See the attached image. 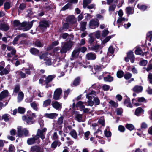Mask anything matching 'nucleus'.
<instances>
[{
    "mask_svg": "<svg viewBox=\"0 0 152 152\" xmlns=\"http://www.w3.org/2000/svg\"><path fill=\"white\" fill-rule=\"evenodd\" d=\"M55 75H49L46 78L45 80V87L48 88L49 87H50L51 85L50 84H48V83L52 81V80L55 77Z\"/></svg>",
    "mask_w": 152,
    "mask_h": 152,
    "instance_id": "9",
    "label": "nucleus"
},
{
    "mask_svg": "<svg viewBox=\"0 0 152 152\" xmlns=\"http://www.w3.org/2000/svg\"><path fill=\"white\" fill-rule=\"evenodd\" d=\"M72 69V67L70 66H68L67 64L64 67V70L65 72H68L69 73H70Z\"/></svg>",
    "mask_w": 152,
    "mask_h": 152,
    "instance_id": "48",
    "label": "nucleus"
},
{
    "mask_svg": "<svg viewBox=\"0 0 152 152\" xmlns=\"http://www.w3.org/2000/svg\"><path fill=\"white\" fill-rule=\"evenodd\" d=\"M14 24L16 29L19 30L22 29L23 23H21L18 20H15L14 21Z\"/></svg>",
    "mask_w": 152,
    "mask_h": 152,
    "instance_id": "15",
    "label": "nucleus"
},
{
    "mask_svg": "<svg viewBox=\"0 0 152 152\" xmlns=\"http://www.w3.org/2000/svg\"><path fill=\"white\" fill-rule=\"evenodd\" d=\"M73 45V42L71 41H67L65 42H62L61 48L60 52L61 53H65L69 50L72 48Z\"/></svg>",
    "mask_w": 152,
    "mask_h": 152,
    "instance_id": "2",
    "label": "nucleus"
},
{
    "mask_svg": "<svg viewBox=\"0 0 152 152\" xmlns=\"http://www.w3.org/2000/svg\"><path fill=\"white\" fill-rule=\"evenodd\" d=\"M50 24L48 21L46 20L42 21L39 23V27L42 31H43L47 27H49Z\"/></svg>",
    "mask_w": 152,
    "mask_h": 152,
    "instance_id": "5",
    "label": "nucleus"
},
{
    "mask_svg": "<svg viewBox=\"0 0 152 152\" xmlns=\"http://www.w3.org/2000/svg\"><path fill=\"white\" fill-rule=\"evenodd\" d=\"M51 102V100L50 99H47L43 102V107H45L49 105Z\"/></svg>",
    "mask_w": 152,
    "mask_h": 152,
    "instance_id": "46",
    "label": "nucleus"
},
{
    "mask_svg": "<svg viewBox=\"0 0 152 152\" xmlns=\"http://www.w3.org/2000/svg\"><path fill=\"white\" fill-rule=\"evenodd\" d=\"M80 81V78L77 77L74 80L73 83V84L75 86L78 85Z\"/></svg>",
    "mask_w": 152,
    "mask_h": 152,
    "instance_id": "54",
    "label": "nucleus"
},
{
    "mask_svg": "<svg viewBox=\"0 0 152 152\" xmlns=\"http://www.w3.org/2000/svg\"><path fill=\"white\" fill-rule=\"evenodd\" d=\"M62 92V90L61 88H58L56 89L54 91L53 98L56 100H58L60 99V96Z\"/></svg>",
    "mask_w": 152,
    "mask_h": 152,
    "instance_id": "11",
    "label": "nucleus"
},
{
    "mask_svg": "<svg viewBox=\"0 0 152 152\" xmlns=\"http://www.w3.org/2000/svg\"><path fill=\"white\" fill-rule=\"evenodd\" d=\"M117 77L119 78H121L123 75V72L121 70L118 71L117 73Z\"/></svg>",
    "mask_w": 152,
    "mask_h": 152,
    "instance_id": "61",
    "label": "nucleus"
},
{
    "mask_svg": "<svg viewBox=\"0 0 152 152\" xmlns=\"http://www.w3.org/2000/svg\"><path fill=\"white\" fill-rule=\"evenodd\" d=\"M53 107L57 110H60L62 108V104L55 101L52 102Z\"/></svg>",
    "mask_w": 152,
    "mask_h": 152,
    "instance_id": "14",
    "label": "nucleus"
},
{
    "mask_svg": "<svg viewBox=\"0 0 152 152\" xmlns=\"http://www.w3.org/2000/svg\"><path fill=\"white\" fill-rule=\"evenodd\" d=\"M58 115V114L55 113H46L45 115V116L46 118L53 119L56 118Z\"/></svg>",
    "mask_w": 152,
    "mask_h": 152,
    "instance_id": "20",
    "label": "nucleus"
},
{
    "mask_svg": "<svg viewBox=\"0 0 152 152\" xmlns=\"http://www.w3.org/2000/svg\"><path fill=\"white\" fill-rule=\"evenodd\" d=\"M109 127L108 126L107 127L106 129L104 131V134L105 136L107 137H111L112 134L109 130Z\"/></svg>",
    "mask_w": 152,
    "mask_h": 152,
    "instance_id": "22",
    "label": "nucleus"
},
{
    "mask_svg": "<svg viewBox=\"0 0 152 152\" xmlns=\"http://www.w3.org/2000/svg\"><path fill=\"white\" fill-rule=\"evenodd\" d=\"M96 55L95 53L91 52L86 54V58L88 60H94L96 58Z\"/></svg>",
    "mask_w": 152,
    "mask_h": 152,
    "instance_id": "16",
    "label": "nucleus"
},
{
    "mask_svg": "<svg viewBox=\"0 0 152 152\" xmlns=\"http://www.w3.org/2000/svg\"><path fill=\"white\" fill-rule=\"evenodd\" d=\"M152 38V32H149L147 34V39L151 42Z\"/></svg>",
    "mask_w": 152,
    "mask_h": 152,
    "instance_id": "51",
    "label": "nucleus"
},
{
    "mask_svg": "<svg viewBox=\"0 0 152 152\" xmlns=\"http://www.w3.org/2000/svg\"><path fill=\"white\" fill-rule=\"evenodd\" d=\"M126 13L129 15L132 14L133 13L134 11L131 7H128L126 9Z\"/></svg>",
    "mask_w": 152,
    "mask_h": 152,
    "instance_id": "44",
    "label": "nucleus"
},
{
    "mask_svg": "<svg viewBox=\"0 0 152 152\" xmlns=\"http://www.w3.org/2000/svg\"><path fill=\"white\" fill-rule=\"evenodd\" d=\"M144 68L145 69L147 72L151 71L152 70V64L151 63L148 64L147 68Z\"/></svg>",
    "mask_w": 152,
    "mask_h": 152,
    "instance_id": "64",
    "label": "nucleus"
},
{
    "mask_svg": "<svg viewBox=\"0 0 152 152\" xmlns=\"http://www.w3.org/2000/svg\"><path fill=\"white\" fill-rule=\"evenodd\" d=\"M100 48V46L99 45H96L92 47L91 48L92 50L96 52H97Z\"/></svg>",
    "mask_w": 152,
    "mask_h": 152,
    "instance_id": "52",
    "label": "nucleus"
},
{
    "mask_svg": "<svg viewBox=\"0 0 152 152\" xmlns=\"http://www.w3.org/2000/svg\"><path fill=\"white\" fill-rule=\"evenodd\" d=\"M102 134V132L100 129H98L94 133V135L96 136L97 138L100 139L101 137L100 136Z\"/></svg>",
    "mask_w": 152,
    "mask_h": 152,
    "instance_id": "30",
    "label": "nucleus"
},
{
    "mask_svg": "<svg viewBox=\"0 0 152 152\" xmlns=\"http://www.w3.org/2000/svg\"><path fill=\"white\" fill-rule=\"evenodd\" d=\"M40 142V140H39L35 135L32 137L28 138L27 140V143L29 145H33L35 143L39 144Z\"/></svg>",
    "mask_w": 152,
    "mask_h": 152,
    "instance_id": "8",
    "label": "nucleus"
},
{
    "mask_svg": "<svg viewBox=\"0 0 152 152\" xmlns=\"http://www.w3.org/2000/svg\"><path fill=\"white\" fill-rule=\"evenodd\" d=\"M61 144V143L58 141H54L51 144V148H55L58 145L59 146Z\"/></svg>",
    "mask_w": 152,
    "mask_h": 152,
    "instance_id": "36",
    "label": "nucleus"
},
{
    "mask_svg": "<svg viewBox=\"0 0 152 152\" xmlns=\"http://www.w3.org/2000/svg\"><path fill=\"white\" fill-rule=\"evenodd\" d=\"M9 29V28L7 24L1 23L0 26V29L6 31H7Z\"/></svg>",
    "mask_w": 152,
    "mask_h": 152,
    "instance_id": "34",
    "label": "nucleus"
},
{
    "mask_svg": "<svg viewBox=\"0 0 152 152\" xmlns=\"http://www.w3.org/2000/svg\"><path fill=\"white\" fill-rule=\"evenodd\" d=\"M50 55L47 53H45L39 56V58L40 59H44V60L45 61L46 58H48V57H50Z\"/></svg>",
    "mask_w": 152,
    "mask_h": 152,
    "instance_id": "27",
    "label": "nucleus"
},
{
    "mask_svg": "<svg viewBox=\"0 0 152 152\" xmlns=\"http://www.w3.org/2000/svg\"><path fill=\"white\" fill-rule=\"evenodd\" d=\"M98 122L101 124L102 126H104L105 125L104 120L103 118L101 117L99 119Z\"/></svg>",
    "mask_w": 152,
    "mask_h": 152,
    "instance_id": "62",
    "label": "nucleus"
},
{
    "mask_svg": "<svg viewBox=\"0 0 152 152\" xmlns=\"http://www.w3.org/2000/svg\"><path fill=\"white\" fill-rule=\"evenodd\" d=\"M91 88H90L88 90H86L85 92H86L87 94L86 95V97L88 99L87 101L88 104H86L87 106H92L94 104V102L92 100L93 98L95 97V96H96L97 93L93 90H91Z\"/></svg>",
    "mask_w": 152,
    "mask_h": 152,
    "instance_id": "1",
    "label": "nucleus"
},
{
    "mask_svg": "<svg viewBox=\"0 0 152 152\" xmlns=\"http://www.w3.org/2000/svg\"><path fill=\"white\" fill-rule=\"evenodd\" d=\"M75 119L79 122H81L83 121L82 119V115L77 114H76L75 117Z\"/></svg>",
    "mask_w": 152,
    "mask_h": 152,
    "instance_id": "32",
    "label": "nucleus"
},
{
    "mask_svg": "<svg viewBox=\"0 0 152 152\" xmlns=\"http://www.w3.org/2000/svg\"><path fill=\"white\" fill-rule=\"evenodd\" d=\"M24 94L22 92H20L18 96V102H19L21 101L23 99Z\"/></svg>",
    "mask_w": 152,
    "mask_h": 152,
    "instance_id": "37",
    "label": "nucleus"
},
{
    "mask_svg": "<svg viewBox=\"0 0 152 152\" xmlns=\"http://www.w3.org/2000/svg\"><path fill=\"white\" fill-rule=\"evenodd\" d=\"M92 72L94 74H95L97 72H98L101 69V67L97 65H94V69L92 68Z\"/></svg>",
    "mask_w": 152,
    "mask_h": 152,
    "instance_id": "31",
    "label": "nucleus"
},
{
    "mask_svg": "<svg viewBox=\"0 0 152 152\" xmlns=\"http://www.w3.org/2000/svg\"><path fill=\"white\" fill-rule=\"evenodd\" d=\"M79 50L77 48L75 49L72 52L71 57L70 58L71 60H73L76 58L79 54Z\"/></svg>",
    "mask_w": 152,
    "mask_h": 152,
    "instance_id": "19",
    "label": "nucleus"
},
{
    "mask_svg": "<svg viewBox=\"0 0 152 152\" xmlns=\"http://www.w3.org/2000/svg\"><path fill=\"white\" fill-rule=\"evenodd\" d=\"M9 115L8 114H4L2 117V119L4 120L6 122L7 121L9 120Z\"/></svg>",
    "mask_w": 152,
    "mask_h": 152,
    "instance_id": "58",
    "label": "nucleus"
},
{
    "mask_svg": "<svg viewBox=\"0 0 152 152\" xmlns=\"http://www.w3.org/2000/svg\"><path fill=\"white\" fill-rule=\"evenodd\" d=\"M7 50L10 51V53H8L7 54V57H11L12 56L15 55L16 52V50L13 47L11 46H7Z\"/></svg>",
    "mask_w": 152,
    "mask_h": 152,
    "instance_id": "12",
    "label": "nucleus"
},
{
    "mask_svg": "<svg viewBox=\"0 0 152 152\" xmlns=\"http://www.w3.org/2000/svg\"><path fill=\"white\" fill-rule=\"evenodd\" d=\"M115 7L116 5L115 4L110 5L109 7V12H113L114 11Z\"/></svg>",
    "mask_w": 152,
    "mask_h": 152,
    "instance_id": "63",
    "label": "nucleus"
},
{
    "mask_svg": "<svg viewBox=\"0 0 152 152\" xmlns=\"http://www.w3.org/2000/svg\"><path fill=\"white\" fill-rule=\"evenodd\" d=\"M142 112H143V110L142 108L139 107L136 109L135 114L136 115L138 116Z\"/></svg>",
    "mask_w": 152,
    "mask_h": 152,
    "instance_id": "39",
    "label": "nucleus"
},
{
    "mask_svg": "<svg viewBox=\"0 0 152 152\" xmlns=\"http://www.w3.org/2000/svg\"><path fill=\"white\" fill-rule=\"evenodd\" d=\"M91 0H84L83 2V7L84 8H86L88 5L90 3Z\"/></svg>",
    "mask_w": 152,
    "mask_h": 152,
    "instance_id": "41",
    "label": "nucleus"
},
{
    "mask_svg": "<svg viewBox=\"0 0 152 152\" xmlns=\"http://www.w3.org/2000/svg\"><path fill=\"white\" fill-rule=\"evenodd\" d=\"M104 80L105 81L111 82L113 80V77L108 75L107 77H104Z\"/></svg>",
    "mask_w": 152,
    "mask_h": 152,
    "instance_id": "50",
    "label": "nucleus"
},
{
    "mask_svg": "<svg viewBox=\"0 0 152 152\" xmlns=\"http://www.w3.org/2000/svg\"><path fill=\"white\" fill-rule=\"evenodd\" d=\"M109 103L112 107H117L118 106V103L113 101L111 100Z\"/></svg>",
    "mask_w": 152,
    "mask_h": 152,
    "instance_id": "49",
    "label": "nucleus"
},
{
    "mask_svg": "<svg viewBox=\"0 0 152 152\" xmlns=\"http://www.w3.org/2000/svg\"><path fill=\"white\" fill-rule=\"evenodd\" d=\"M99 25V21L97 19H92L89 22V26L90 28L94 29L98 27Z\"/></svg>",
    "mask_w": 152,
    "mask_h": 152,
    "instance_id": "7",
    "label": "nucleus"
},
{
    "mask_svg": "<svg viewBox=\"0 0 152 152\" xmlns=\"http://www.w3.org/2000/svg\"><path fill=\"white\" fill-rule=\"evenodd\" d=\"M72 7V4L71 3H68L65 6H64L61 10L62 11H64L69 8H71Z\"/></svg>",
    "mask_w": 152,
    "mask_h": 152,
    "instance_id": "47",
    "label": "nucleus"
},
{
    "mask_svg": "<svg viewBox=\"0 0 152 152\" xmlns=\"http://www.w3.org/2000/svg\"><path fill=\"white\" fill-rule=\"evenodd\" d=\"M93 33H91L89 35V38L88 39V42L90 44H93L95 39V38L93 36Z\"/></svg>",
    "mask_w": 152,
    "mask_h": 152,
    "instance_id": "33",
    "label": "nucleus"
},
{
    "mask_svg": "<svg viewBox=\"0 0 152 152\" xmlns=\"http://www.w3.org/2000/svg\"><path fill=\"white\" fill-rule=\"evenodd\" d=\"M42 149L40 147L38 146H34L31 148L30 152H42Z\"/></svg>",
    "mask_w": 152,
    "mask_h": 152,
    "instance_id": "17",
    "label": "nucleus"
},
{
    "mask_svg": "<svg viewBox=\"0 0 152 152\" xmlns=\"http://www.w3.org/2000/svg\"><path fill=\"white\" fill-rule=\"evenodd\" d=\"M87 22L85 21H82L80 23V29L82 31H84L86 29V25Z\"/></svg>",
    "mask_w": 152,
    "mask_h": 152,
    "instance_id": "29",
    "label": "nucleus"
},
{
    "mask_svg": "<svg viewBox=\"0 0 152 152\" xmlns=\"http://www.w3.org/2000/svg\"><path fill=\"white\" fill-rule=\"evenodd\" d=\"M137 7L142 11H145L148 7L147 6L145 5H142L140 4H138L137 5Z\"/></svg>",
    "mask_w": 152,
    "mask_h": 152,
    "instance_id": "38",
    "label": "nucleus"
},
{
    "mask_svg": "<svg viewBox=\"0 0 152 152\" xmlns=\"http://www.w3.org/2000/svg\"><path fill=\"white\" fill-rule=\"evenodd\" d=\"M36 116L34 113H32L31 115H30L28 116L27 118L26 122L28 124H31L34 123V121L33 120V118L35 117Z\"/></svg>",
    "mask_w": 152,
    "mask_h": 152,
    "instance_id": "13",
    "label": "nucleus"
},
{
    "mask_svg": "<svg viewBox=\"0 0 152 152\" xmlns=\"http://www.w3.org/2000/svg\"><path fill=\"white\" fill-rule=\"evenodd\" d=\"M28 131L25 128H23L21 127H18L17 128V135L19 137H21L23 135L25 137L27 136Z\"/></svg>",
    "mask_w": 152,
    "mask_h": 152,
    "instance_id": "4",
    "label": "nucleus"
},
{
    "mask_svg": "<svg viewBox=\"0 0 152 152\" xmlns=\"http://www.w3.org/2000/svg\"><path fill=\"white\" fill-rule=\"evenodd\" d=\"M132 74L131 73L127 72L124 75V78L126 79H129L132 76Z\"/></svg>",
    "mask_w": 152,
    "mask_h": 152,
    "instance_id": "56",
    "label": "nucleus"
},
{
    "mask_svg": "<svg viewBox=\"0 0 152 152\" xmlns=\"http://www.w3.org/2000/svg\"><path fill=\"white\" fill-rule=\"evenodd\" d=\"M47 130L46 128H44L43 129H38L37 132L35 136L39 140H40V137L42 140H43L45 138V132Z\"/></svg>",
    "mask_w": 152,
    "mask_h": 152,
    "instance_id": "3",
    "label": "nucleus"
},
{
    "mask_svg": "<svg viewBox=\"0 0 152 152\" xmlns=\"http://www.w3.org/2000/svg\"><path fill=\"white\" fill-rule=\"evenodd\" d=\"M114 50L113 47L112 46H110L108 49V52L107 55L110 57V58H112V55L114 53Z\"/></svg>",
    "mask_w": 152,
    "mask_h": 152,
    "instance_id": "26",
    "label": "nucleus"
},
{
    "mask_svg": "<svg viewBox=\"0 0 152 152\" xmlns=\"http://www.w3.org/2000/svg\"><path fill=\"white\" fill-rule=\"evenodd\" d=\"M4 9L5 10H8L9 9L10 7V3L7 2L4 3Z\"/></svg>",
    "mask_w": 152,
    "mask_h": 152,
    "instance_id": "60",
    "label": "nucleus"
},
{
    "mask_svg": "<svg viewBox=\"0 0 152 152\" xmlns=\"http://www.w3.org/2000/svg\"><path fill=\"white\" fill-rule=\"evenodd\" d=\"M135 53L136 54L140 55L142 56H146L147 52L143 53H142V50L140 48H137L136 50H135Z\"/></svg>",
    "mask_w": 152,
    "mask_h": 152,
    "instance_id": "24",
    "label": "nucleus"
},
{
    "mask_svg": "<svg viewBox=\"0 0 152 152\" xmlns=\"http://www.w3.org/2000/svg\"><path fill=\"white\" fill-rule=\"evenodd\" d=\"M128 19H126L124 17H120L117 20V23L118 24H123L124 22L127 21Z\"/></svg>",
    "mask_w": 152,
    "mask_h": 152,
    "instance_id": "35",
    "label": "nucleus"
},
{
    "mask_svg": "<svg viewBox=\"0 0 152 152\" xmlns=\"http://www.w3.org/2000/svg\"><path fill=\"white\" fill-rule=\"evenodd\" d=\"M17 74L20 75L22 78H24L26 77L25 74L22 71H18L16 72Z\"/></svg>",
    "mask_w": 152,
    "mask_h": 152,
    "instance_id": "57",
    "label": "nucleus"
},
{
    "mask_svg": "<svg viewBox=\"0 0 152 152\" xmlns=\"http://www.w3.org/2000/svg\"><path fill=\"white\" fill-rule=\"evenodd\" d=\"M9 69L8 68H5L0 72V75H4L7 74L9 73Z\"/></svg>",
    "mask_w": 152,
    "mask_h": 152,
    "instance_id": "43",
    "label": "nucleus"
},
{
    "mask_svg": "<svg viewBox=\"0 0 152 152\" xmlns=\"http://www.w3.org/2000/svg\"><path fill=\"white\" fill-rule=\"evenodd\" d=\"M8 92L5 90L1 92L0 94V100H2L3 99L7 97L8 95Z\"/></svg>",
    "mask_w": 152,
    "mask_h": 152,
    "instance_id": "21",
    "label": "nucleus"
},
{
    "mask_svg": "<svg viewBox=\"0 0 152 152\" xmlns=\"http://www.w3.org/2000/svg\"><path fill=\"white\" fill-rule=\"evenodd\" d=\"M70 135L74 139H77V135L76 132L74 129L70 131L69 133Z\"/></svg>",
    "mask_w": 152,
    "mask_h": 152,
    "instance_id": "28",
    "label": "nucleus"
},
{
    "mask_svg": "<svg viewBox=\"0 0 152 152\" xmlns=\"http://www.w3.org/2000/svg\"><path fill=\"white\" fill-rule=\"evenodd\" d=\"M130 60L132 63H133L135 60V57L133 52L132 51L129 52L127 53V57L125 58V60L126 62H128Z\"/></svg>",
    "mask_w": 152,
    "mask_h": 152,
    "instance_id": "6",
    "label": "nucleus"
},
{
    "mask_svg": "<svg viewBox=\"0 0 152 152\" xmlns=\"http://www.w3.org/2000/svg\"><path fill=\"white\" fill-rule=\"evenodd\" d=\"M31 107L35 110L37 111V110L38 104L34 102H33L31 104Z\"/></svg>",
    "mask_w": 152,
    "mask_h": 152,
    "instance_id": "53",
    "label": "nucleus"
},
{
    "mask_svg": "<svg viewBox=\"0 0 152 152\" xmlns=\"http://www.w3.org/2000/svg\"><path fill=\"white\" fill-rule=\"evenodd\" d=\"M34 20H32L30 22H23V27H24V31H26L29 30L32 27L33 22Z\"/></svg>",
    "mask_w": 152,
    "mask_h": 152,
    "instance_id": "10",
    "label": "nucleus"
},
{
    "mask_svg": "<svg viewBox=\"0 0 152 152\" xmlns=\"http://www.w3.org/2000/svg\"><path fill=\"white\" fill-rule=\"evenodd\" d=\"M124 104L125 105L128 107L132 108V105L131 103L130 99L129 98H127L125 100Z\"/></svg>",
    "mask_w": 152,
    "mask_h": 152,
    "instance_id": "25",
    "label": "nucleus"
},
{
    "mask_svg": "<svg viewBox=\"0 0 152 152\" xmlns=\"http://www.w3.org/2000/svg\"><path fill=\"white\" fill-rule=\"evenodd\" d=\"M109 57V56H108L107 55V56H105L104 57H102L101 58V61L102 62H106L107 63L109 62L110 59V58H108Z\"/></svg>",
    "mask_w": 152,
    "mask_h": 152,
    "instance_id": "42",
    "label": "nucleus"
},
{
    "mask_svg": "<svg viewBox=\"0 0 152 152\" xmlns=\"http://www.w3.org/2000/svg\"><path fill=\"white\" fill-rule=\"evenodd\" d=\"M109 33V31L107 29L104 30L102 32V37H105Z\"/></svg>",
    "mask_w": 152,
    "mask_h": 152,
    "instance_id": "59",
    "label": "nucleus"
},
{
    "mask_svg": "<svg viewBox=\"0 0 152 152\" xmlns=\"http://www.w3.org/2000/svg\"><path fill=\"white\" fill-rule=\"evenodd\" d=\"M126 127L130 131L133 130L134 128V126L132 124H127Z\"/></svg>",
    "mask_w": 152,
    "mask_h": 152,
    "instance_id": "55",
    "label": "nucleus"
},
{
    "mask_svg": "<svg viewBox=\"0 0 152 152\" xmlns=\"http://www.w3.org/2000/svg\"><path fill=\"white\" fill-rule=\"evenodd\" d=\"M35 46L38 48H41L43 46V44L40 41L37 40L34 43Z\"/></svg>",
    "mask_w": 152,
    "mask_h": 152,
    "instance_id": "45",
    "label": "nucleus"
},
{
    "mask_svg": "<svg viewBox=\"0 0 152 152\" xmlns=\"http://www.w3.org/2000/svg\"><path fill=\"white\" fill-rule=\"evenodd\" d=\"M142 87L140 86H137L133 88L134 91L137 93L142 92Z\"/></svg>",
    "mask_w": 152,
    "mask_h": 152,
    "instance_id": "23",
    "label": "nucleus"
},
{
    "mask_svg": "<svg viewBox=\"0 0 152 152\" xmlns=\"http://www.w3.org/2000/svg\"><path fill=\"white\" fill-rule=\"evenodd\" d=\"M30 52L31 54L34 55H37L39 53V50L34 48L31 49L30 50Z\"/></svg>",
    "mask_w": 152,
    "mask_h": 152,
    "instance_id": "40",
    "label": "nucleus"
},
{
    "mask_svg": "<svg viewBox=\"0 0 152 152\" xmlns=\"http://www.w3.org/2000/svg\"><path fill=\"white\" fill-rule=\"evenodd\" d=\"M87 103V102H83L79 101L76 104V106L77 107H79L80 110H81L82 109H83L85 107V106L84 105V104L86 105V104H86Z\"/></svg>",
    "mask_w": 152,
    "mask_h": 152,
    "instance_id": "18",
    "label": "nucleus"
}]
</instances>
